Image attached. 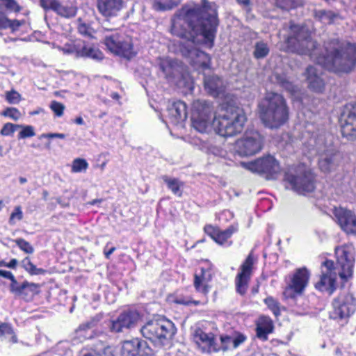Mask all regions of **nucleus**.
Masks as SVG:
<instances>
[{"label":"nucleus","mask_w":356,"mask_h":356,"mask_svg":"<svg viewBox=\"0 0 356 356\" xmlns=\"http://www.w3.org/2000/svg\"><path fill=\"white\" fill-rule=\"evenodd\" d=\"M6 10L10 12L19 13L22 10V7L16 1V0H0Z\"/></svg>","instance_id":"de8ad7c7"},{"label":"nucleus","mask_w":356,"mask_h":356,"mask_svg":"<svg viewBox=\"0 0 356 356\" xmlns=\"http://www.w3.org/2000/svg\"><path fill=\"white\" fill-rule=\"evenodd\" d=\"M168 113L172 122L177 124L180 121H183L186 119V105L182 101L174 102L168 107Z\"/></svg>","instance_id":"393cba45"},{"label":"nucleus","mask_w":356,"mask_h":356,"mask_svg":"<svg viewBox=\"0 0 356 356\" xmlns=\"http://www.w3.org/2000/svg\"><path fill=\"white\" fill-rule=\"evenodd\" d=\"M40 286L38 284L24 281L21 284V291L19 296L26 301H30L34 296L40 293Z\"/></svg>","instance_id":"c85d7f7f"},{"label":"nucleus","mask_w":356,"mask_h":356,"mask_svg":"<svg viewBox=\"0 0 356 356\" xmlns=\"http://www.w3.org/2000/svg\"><path fill=\"white\" fill-rule=\"evenodd\" d=\"M253 264L254 259L252 254H250L241 266L240 271L236 277V291L241 295H244L247 291Z\"/></svg>","instance_id":"dca6fc26"},{"label":"nucleus","mask_w":356,"mask_h":356,"mask_svg":"<svg viewBox=\"0 0 356 356\" xmlns=\"http://www.w3.org/2000/svg\"><path fill=\"white\" fill-rule=\"evenodd\" d=\"M204 231L214 241L217 234L218 233L219 229L214 227L212 225H207L204 227Z\"/></svg>","instance_id":"e2e57ef3"},{"label":"nucleus","mask_w":356,"mask_h":356,"mask_svg":"<svg viewBox=\"0 0 356 356\" xmlns=\"http://www.w3.org/2000/svg\"><path fill=\"white\" fill-rule=\"evenodd\" d=\"M259 116L265 127L277 129L289 120V108L283 96L267 92L259 104Z\"/></svg>","instance_id":"20e7f679"},{"label":"nucleus","mask_w":356,"mask_h":356,"mask_svg":"<svg viewBox=\"0 0 356 356\" xmlns=\"http://www.w3.org/2000/svg\"><path fill=\"white\" fill-rule=\"evenodd\" d=\"M10 280L11 281L10 284V291L15 295L19 296L21 291V284L17 282L14 275L10 279Z\"/></svg>","instance_id":"052dcab7"},{"label":"nucleus","mask_w":356,"mask_h":356,"mask_svg":"<svg viewBox=\"0 0 356 356\" xmlns=\"http://www.w3.org/2000/svg\"><path fill=\"white\" fill-rule=\"evenodd\" d=\"M175 302L177 304L184 305H190L193 304L195 305H197L200 302L197 300H191L190 298H185L184 296H177L175 300Z\"/></svg>","instance_id":"680f3d73"},{"label":"nucleus","mask_w":356,"mask_h":356,"mask_svg":"<svg viewBox=\"0 0 356 356\" xmlns=\"http://www.w3.org/2000/svg\"><path fill=\"white\" fill-rule=\"evenodd\" d=\"M124 5L123 0H97V10L106 22L118 17Z\"/></svg>","instance_id":"a211bd4d"},{"label":"nucleus","mask_w":356,"mask_h":356,"mask_svg":"<svg viewBox=\"0 0 356 356\" xmlns=\"http://www.w3.org/2000/svg\"><path fill=\"white\" fill-rule=\"evenodd\" d=\"M337 268L339 277L343 280L351 277L355 265V248L351 244H346L335 248Z\"/></svg>","instance_id":"6e6552de"},{"label":"nucleus","mask_w":356,"mask_h":356,"mask_svg":"<svg viewBox=\"0 0 356 356\" xmlns=\"http://www.w3.org/2000/svg\"><path fill=\"white\" fill-rule=\"evenodd\" d=\"M58 2V0H40V4L44 10H54Z\"/></svg>","instance_id":"4d7b16f0"},{"label":"nucleus","mask_w":356,"mask_h":356,"mask_svg":"<svg viewBox=\"0 0 356 356\" xmlns=\"http://www.w3.org/2000/svg\"><path fill=\"white\" fill-rule=\"evenodd\" d=\"M263 138L258 131L246 132L243 138L236 142V151L241 156H251L262 148Z\"/></svg>","instance_id":"9b49d317"},{"label":"nucleus","mask_w":356,"mask_h":356,"mask_svg":"<svg viewBox=\"0 0 356 356\" xmlns=\"http://www.w3.org/2000/svg\"><path fill=\"white\" fill-rule=\"evenodd\" d=\"M212 280V275L209 269L201 268L200 274H195L194 286L197 291L204 295L209 293V283Z\"/></svg>","instance_id":"b1692460"},{"label":"nucleus","mask_w":356,"mask_h":356,"mask_svg":"<svg viewBox=\"0 0 356 356\" xmlns=\"http://www.w3.org/2000/svg\"><path fill=\"white\" fill-rule=\"evenodd\" d=\"M334 262L326 260L322 264V275L315 287L321 291H327L332 294L335 290L336 275Z\"/></svg>","instance_id":"4468645a"},{"label":"nucleus","mask_w":356,"mask_h":356,"mask_svg":"<svg viewBox=\"0 0 356 356\" xmlns=\"http://www.w3.org/2000/svg\"><path fill=\"white\" fill-rule=\"evenodd\" d=\"M175 5L174 0H154V7L157 10H168Z\"/></svg>","instance_id":"37998d69"},{"label":"nucleus","mask_w":356,"mask_h":356,"mask_svg":"<svg viewBox=\"0 0 356 356\" xmlns=\"http://www.w3.org/2000/svg\"><path fill=\"white\" fill-rule=\"evenodd\" d=\"M334 215L338 225L347 234H356V215L343 207L335 208Z\"/></svg>","instance_id":"2eb2a0df"},{"label":"nucleus","mask_w":356,"mask_h":356,"mask_svg":"<svg viewBox=\"0 0 356 356\" xmlns=\"http://www.w3.org/2000/svg\"><path fill=\"white\" fill-rule=\"evenodd\" d=\"M277 83L291 94H295L298 87L295 85L285 74H275Z\"/></svg>","instance_id":"f704fd0d"},{"label":"nucleus","mask_w":356,"mask_h":356,"mask_svg":"<svg viewBox=\"0 0 356 356\" xmlns=\"http://www.w3.org/2000/svg\"><path fill=\"white\" fill-rule=\"evenodd\" d=\"M22 267L31 275H44L46 270L40 268H37L30 260L29 257H25L21 261Z\"/></svg>","instance_id":"ea45409f"},{"label":"nucleus","mask_w":356,"mask_h":356,"mask_svg":"<svg viewBox=\"0 0 356 356\" xmlns=\"http://www.w3.org/2000/svg\"><path fill=\"white\" fill-rule=\"evenodd\" d=\"M193 339L204 351L216 353L220 350V348L215 342L213 334L206 333L200 328L194 330Z\"/></svg>","instance_id":"6ab92c4d"},{"label":"nucleus","mask_w":356,"mask_h":356,"mask_svg":"<svg viewBox=\"0 0 356 356\" xmlns=\"http://www.w3.org/2000/svg\"><path fill=\"white\" fill-rule=\"evenodd\" d=\"M21 127H22V125H19V124H14L8 122V123H6L3 126V127L0 131V134L2 136H10V135L13 134L16 131V129L17 128H19Z\"/></svg>","instance_id":"603ef678"},{"label":"nucleus","mask_w":356,"mask_h":356,"mask_svg":"<svg viewBox=\"0 0 356 356\" xmlns=\"http://www.w3.org/2000/svg\"><path fill=\"white\" fill-rule=\"evenodd\" d=\"M5 99L10 104H17L22 100L21 95L14 89L5 92Z\"/></svg>","instance_id":"c03bdc74"},{"label":"nucleus","mask_w":356,"mask_h":356,"mask_svg":"<svg viewBox=\"0 0 356 356\" xmlns=\"http://www.w3.org/2000/svg\"><path fill=\"white\" fill-rule=\"evenodd\" d=\"M337 154L333 149L327 150L319 159L320 169L325 172L330 171L336 165Z\"/></svg>","instance_id":"cd10ccee"},{"label":"nucleus","mask_w":356,"mask_h":356,"mask_svg":"<svg viewBox=\"0 0 356 356\" xmlns=\"http://www.w3.org/2000/svg\"><path fill=\"white\" fill-rule=\"evenodd\" d=\"M78 356H99L98 345L88 346L83 348L79 352Z\"/></svg>","instance_id":"a18cd8bd"},{"label":"nucleus","mask_w":356,"mask_h":356,"mask_svg":"<svg viewBox=\"0 0 356 356\" xmlns=\"http://www.w3.org/2000/svg\"><path fill=\"white\" fill-rule=\"evenodd\" d=\"M218 20L215 4L207 0H202V5L183 8L172 22L171 33L180 38L185 39L186 44H182L185 56L197 57L209 60L208 55L195 47L199 42L198 36L202 37L206 42L213 45Z\"/></svg>","instance_id":"f03ea898"},{"label":"nucleus","mask_w":356,"mask_h":356,"mask_svg":"<svg viewBox=\"0 0 356 356\" xmlns=\"http://www.w3.org/2000/svg\"><path fill=\"white\" fill-rule=\"evenodd\" d=\"M237 230L238 226L234 225H230L223 231L219 229L214 241L220 245H224L226 243L227 239L229 238L234 233L236 232Z\"/></svg>","instance_id":"c9c22d12"},{"label":"nucleus","mask_w":356,"mask_h":356,"mask_svg":"<svg viewBox=\"0 0 356 356\" xmlns=\"http://www.w3.org/2000/svg\"><path fill=\"white\" fill-rule=\"evenodd\" d=\"M142 336L154 346L163 348L169 346L176 334L175 324L165 318L152 319L147 321L140 329Z\"/></svg>","instance_id":"39448f33"},{"label":"nucleus","mask_w":356,"mask_h":356,"mask_svg":"<svg viewBox=\"0 0 356 356\" xmlns=\"http://www.w3.org/2000/svg\"><path fill=\"white\" fill-rule=\"evenodd\" d=\"M245 121V114L238 108H227L216 116L211 102L198 99L193 104L191 124L200 133H209L213 129L221 136H233L242 131Z\"/></svg>","instance_id":"7ed1b4c3"},{"label":"nucleus","mask_w":356,"mask_h":356,"mask_svg":"<svg viewBox=\"0 0 356 356\" xmlns=\"http://www.w3.org/2000/svg\"><path fill=\"white\" fill-rule=\"evenodd\" d=\"M104 44L112 53L122 56L128 59L135 55L133 50L131 39L118 32H115L110 35H106L104 39Z\"/></svg>","instance_id":"1a4fd4ad"},{"label":"nucleus","mask_w":356,"mask_h":356,"mask_svg":"<svg viewBox=\"0 0 356 356\" xmlns=\"http://www.w3.org/2000/svg\"><path fill=\"white\" fill-rule=\"evenodd\" d=\"M276 6L283 10H289L302 5V0H275Z\"/></svg>","instance_id":"a19ab883"},{"label":"nucleus","mask_w":356,"mask_h":356,"mask_svg":"<svg viewBox=\"0 0 356 356\" xmlns=\"http://www.w3.org/2000/svg\"><path fill=\"white\" fill-rule=\"evenodd\" d=\"M232 334L221 336V346H218L220 348V350H222L223 351H225L227 350L234 349V346H232Z\"/></svg>","instance_id":"09e8293b"},{"label":"nucleus","mask_w":356,"mask_h":356,"mask_svg":"<svg viewBox=\"0 0 356 356\" xmlns=\"http://www.w3.org/2000/svg\"><path fill=\"white\" fill-rule=\"evenodd\" d=\"M163 180L174 195L178 197H181L182 195L181 188L184 186L183 182L179 181L178 179L170 178L168 176L163 177Z\"/></svg>","instance_id":"72a5a7b5"},{"label":"nucleus","mask_w":356,"mask_h":356,"mask_svg":"<svg viewBox=\"0 0 356 356\" xmlns=\"http://www.w3.org/2000/svg\"><path fill=\"white\" fill-rule=\"evenodd\" d=\"M285 42L289 51L308 55L330 71L350 72L356 65V44L332 39L325 42V54L321 55L308 29L304 26L291 25Z\"/></svg>","instance_id":"f257e3e1"},{"label":"nucleus","mask_w":356,"mask_h":356,"mask_svg":"<svg viewBox=\"0 0 356 356\" xmlns=\"http://www.w3.org/2000/svg\"><path fill=\"white\" fill-rule=\"evenodd\" d=\"M232 346L236 349L243 344L247 339V337L240 332H235L232 334Z\"/></svg>","instance_id":"864d4df0"},{"label":"nucleus","mask_w":356,"mask_h":356,"mask_svg":"<svg viewBox=\"0 0 356 356\" xmlns=\"http://www.w3.org/2000/svg\"><path fill=\"white\" fill-rule=\"evenodd\" d=\"M81 47V42H77L72 46L65 47L63 51L65 53L74 54L76 56V51Z\"/></svg>","instance_id":"338daca9"},{"label":"nucleus","mask_w":356,"mask_h":356,"mask_svg":"<svg viewBox=\"0 0 356 356\" xmlns=\"http://www.w3.org/2000/svg\"><path fill=\"white\" fill-rule=\"evenodd\" d=\"M339 122L343 136L348 140H356V104L345 106Z\"/></svg>","instance_id":"f8f14e48"},{"label":"nucleus","mask_w":356,"mask_h":356,"mask_svg":"<svg viewBox=\"0 0 356 356\" xmlns=\"http://www.w3.org/2000/svg\"><path fill=\"white\" fill-rule=\"evenodd\" d=\"M356 311V300L349 293L343 292L332 301V309L330 312L331 318L346 323Z\"/></svg>","instance_id":"0eeeda50"},{"label":"nucleus","mask_w":356,"mask_h":356,"mask_svg":"<svg viewBox=\"0 0 356 356\" xmlns=\"http://www.w3.org/2000/svg\"><path fill=\"white\" fill-rule=\"evenodd\" d=\"M65 108L64 104L57 101H52L50 104V108L58 117H60L63 115Z\"/></svg>","instance_id":"5fc2aeb1"},{"label":"nucleus","mask_w":356,"mask_h":356,"mask_svg":"<svg viewBox=\"0 0 356 356\" xmlns=\"http://www.w3.org/2000/svg\"><path fill=\"white\" fill-rule=\"evenodd\" d=\"M76 29L79 34L88 38H92L95 33L94 29L91 26V24L81 18L76 20Z\"/></svg>","instance_id":"e433bc0d"},{"label":"nucleus","mask_w":356,"mask_h":356,"mask_svg":"<svg viewBox=\"0 0 356 356\" xmlns=\"http://www.w3.org/2000/svg\"><path fill=\"white\" fill-rule=\"evenodd\" d=\"M246 169L259 174H264L269 179H274L280 171V167L276 159L272 156L258 159L252 162L241 163Z\"/></svg>","instance_id":"9d476101"},{"label":"nucleus","mask_w":356,"mask_h":356,"mask_svg":"<svg viewBox=\"0 0 356 356\" xmlns=\"http://www.w3.org/2000/svg\"><path fill=\"white\" fill-rule=\"evenodd\" d=\"M24 21H19L17 19H10V26H9V29H10L13 32H15L24 24Z\"/></svg>","instance_id":"774afa93"},{"label":"nucleus","mask_w":356,"mask_h":356,"mask_svg":"<svg viewBox=\"0 0 356 356\" xmlns=\"http://www.w3.org/2000/svg\"><path fill=\"white\" fill-rule=\"evenodd\" d=\"M99 319L93 318L90 321L83 323L76 330V336L80 340L89 339L92 337L90 333H88L89 330L92 328L97 323Z\"/></svg>","instance_id":"473e14b6"},{"label":"nucleus","mask_w":356,"mask_h":356,"mask_svg":"<svg viewBox=\"0 0 356 356\" xmlns=\"http://www.w3.org/2000/svg\"><path fill=\"white\" fill-rule=\"evenodd\" d=\"M10 19L2 13H0V29H9Z\"/></svg>","instance_id":"0e129e2a"},{"label":"nucleus","mask_w":356,"mask_h":356,"mask_svg":"<svg viewBox=\"0 0 356 356\" xmlns=\"http://www.w3.org/2000/svg\"><path fill=\"white\" fill-rule=\"evenodd\" d=\"M284 180L293 191L300 194L312 192L315 188L313 174L303 165L290 168L285 172Z\"/></svg>","instance_id":"423d86ee"},{"label":"nucleus","mask_w":356,"mask_h":356,"mask_svg":"<svg viewBox=\"0 0 356 356\" xmlns=\"http://www.w3.org/2000/svg\"><path fill=\"white\" fill-rule=\"evenodd\" d=\"M150 353L147 342L138 338L124 341L121 348L122 356H143Z\"/></svg>","instance_id":"f3484780"},{"label":"nucleus","mask_w":356,"mask_h":356,"mask_svg":"<svg viewBox=\"0 0 356 356\" xmlns=\"http://www.w3.org/2000/svg\"><path fill=\"white\" fill-rule=\"evenodd\" d=\"M58 138L60 139H63L65 138V135L64 134H58V133H50V134H42L39 136V138Z\"/></svg>","instance_id":"69168bd1"},{"label":"nucleus","mask_w":356,"mask_h":356,"mask_svg":"<svg viewBox=\"0 0 356 356\" xmlns=\"http://www.w3.org/2000/svg\"><path fill=\"white\" fill-rule=\"evenodd\" d=\"M140 318V313L136 310L128 309L122 312L108 325L112 332H122L124 329L134 327Z\"/></svg>","instance_id":"ddd939ff"},{"label":"nucleus","mask_w":356,"mask_h":356,"mask_svg":"<svg viewBox=\"0 0 356 356\" xmlns=\"http://www.w3.org/2000/svg\"><path fill=\"white\" fill-rule=\"evenodd\" d=\"M314 17L324 24H330L338 17V14L323 9L314 10L313 12Z\"/></svg>","instance_id":"2f4dec72"},{"label":"nucleus","mask_w":356,"mask_h":356,"mask_svg":"<svg viewBox=\"0 0 356 356\" xmlns=\"http://www.w3.org/2000/svg\"><path fill=\"white\" fill-rule=\"evenodd\" d=\"M88 168V163L86 159L77 158L75 159L72 165V172H81L86 171Z\"/></svg>","instance_id":"79ce46f5"},{"label":"nucleus","mask_w":356,"mask_h":356,"mask_svg":"<svg viewBox=\"0 0 356 356\" xmlns=\"http://www.w3.org/2000/svg\"><path fill=\"white\" fill-rule=\"evenodd\" d=\"M0 341L15 343L17 337L12 325L7 323L0 324Z\"/></svg>","instance_id":"7c9ffc66"},{"label":"nucleus","mask_w":356,"mask_h":356,"mask_svg":"<svg viewBox=\"0 0 356 356\" xmlns=\"http://www.w3.org/2000/svg\"><path fill=\"white\" fill-rule=\"evenodd\" d=\"M97 345L99 356H114L113 350L111 347L105 346L103 343Z\"/></svg>","instance_id":"bf43d9fd"},{"label":"nucleus","mask_w":356,"mask_h":356,"mask_svg":"<svg viewBox=\"0 0 356 356\" xmlns=\"http://www.w3.org/2000/svg\"><path fill=\"white\" fill-rule=\"evenodd\" d=\"M204 84L205 90L213 97L222 93L225 88L224 81L215 74L205 76Z\"/></svg>","instance_id":"412c9836"},{"label":"nucleus","mask_w":356,"mask_h":356,"mask_svg":"<svg viewBox=\"0 0 356 356\" xmlns=\"http://www.w3.org/2000/svg\"><path fill=\"white\" fill-rule=\"evenodd\" d=\"M55 11L58 15L65 18L74 17L77 13V8L74 6H63L58 2Z\"/></svg>","instance_id":"58836bf2"},{"label":"nucleus","mask_w":356,"mask_h":356,"mask_svg":"<svg viewBox=\"0 0 356 356\" xmlns=\"http://www.w3.org/2000/svg\"><path fill=\"white\" fill-rule=\"evenodd\" d=\"M265 303L275 316L280 314L279 302L272 297H268L264 300Z\"/></svg>","instance_id":"3c124183"},{"label":"nucleus","mask_w":356,"mask_h":356,"mask_svg":"<svg viewBox=\"0 0 356 356\" xmlns=\"http://www.w3.org/2000/svg\"><path fill=\"white\" fill-rule=\"evenodd\" d=\"M1 115L10 118L13 120H17L21 118V113L15 107H9L6 108L2 113Z\"/></svg>","instance_id":"8fccbe9b"},{"label":"nucleus","mask_w":356,"mask_h":356,"mask_svg":"<svg viewBox=\"0 0 356 356\" xmlns=\"http://www.w3.org/2000/svg\"><path fill=\"white\" fill-rule=\"evenodd\" d=\"M76 57L88 58L96 60H100L104 58L103 53L93 45L81 42V47L76 51Z\"/></svg>","instance_id":"a878e982"},{"label":"nucleus","mask_w":356,"mask_h":356,"mask_svg":"<svg viewBox=\"0 0 356 356\" xmlns=\"http://www.w3.org/2000/svg\"><path fill=\"white\" fill-rule=\"evenodd\" d=\"M273 330V325L270 318L262 316L257 324V337L263 341H266L268 339V334L271 333Z\"/></svg>","instance_id":"bb28decb"},{"label":"nucleus","mask_w":356,"mask_h":356,"mask_svg":"<svg viewBox=\"0 0 356 356\" xmlns=\"http://www.w3.org/2000/svg\"><path fill=\"white\" fill-rule=\"evenodd\" d=\"M270 52L268 44L264 41H257L254 45L253 56L256 59H262L266 57Z\"/></svg>","instance_id":"4c0bfd02"},{"label":"nucleus","mask_w":356,"mask_h":356,"mask_svg":"<svg viewBox=\"0 0 356 356\" xmlns=\"http://www.w3.org/2000/svg\"><path fill=\"white\" fill-rule=\"evenodd\" d=\"M22 128V130L19 134V138H26L29 137H32L35 135L34 131V129L31 125L22 126L20 127Z\"/></svg>","instance_id":"6e6d98bb"},{"label":"nucleus","mask_w":356,"mask_h":356,"mask_svg":"<svg viewBox=\"0 0 356 356\" xmlns=\"http://www.w3.org/2000/svg\"><path fill=\"white\" fill-rule=\"evenodd\" d=\"M201 149L207 154H211L216 156L225 157L227 154V152L224 149L215 145L213 139H202Z\"/></svg>","instance_id":"c756f323"},{"label":"nucleus","mask_w":356,"mask_h":356,"mask_svg":"<svg viewBox=\"0 0 356 356\" xmlns=\"http://www.w3.org/2000/svg\"><path fill=\"white\" fill-rule=\"evenodd\" d=\"M180 63L177 60L163 59L159 63V68L167 79L178 78L181 73Z\"/></svg>","instance_id":"5701e85b"},{"label":"nucleus","mask_w":356,"mask_h":356,"mask_svg":"<svg viewBox=\"0 0 356 356\" xmlns=\"http://www.w3.org/2000/svg\"><path fill=\"white\" fill-rule=\"evenodd\" d=\"M23 218V213L20 207H16L15 208L14 211L11 213L10 218H9V224L10 225H15V219L17 218L18 220H21Z\"/></svg>","instance_id":"13d9d810"},{"label":"nucleus","mask_w":356,"mask_h":356,"mask_svg":"<svg viewBox=\"0 0 356 356\" xmlns=\"http://www.w3.org/2000/svg\"><path fill=\"white\" fill-rule=\"evenodd\" d=\"M308 83V87L316 92H322L325 88V83L320 76L318 70L312 65L307 67L304 74Z\"/></svg>","instance_id":"aec40b11"},{"label":"nucleus","mask_w":356,"mask_h":356,"mask_svg":"<svg viewBox=\"0 0 356 356\" xmlns=\"http://www.w3.org/2000/svg\"><path fill=\"white\" fill-rule=\"evenodd\" d=\"M15 243L17 245L21 250L26 254H32L34 252L33 247L26 241L22 238H16L14 240Z\"/></svg>","instance_id":"49530a36"},{"label":"nucleus","mask_w":356,"mask_h":356,"mask_svg":"<svg viewBox=\"0 0 356 356\" xmlns=\"http://www.w3.org/2000/svg\"><path fill=\"white\" fill-rule=\"evenodd\" d=\"M309 278V273L305 268L298 269L294 273L290 288L296 293H300L307 286Z\"/></svg>","instance_id":"4be33fe9"}]
</instances>
